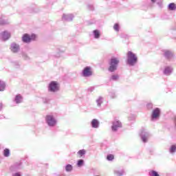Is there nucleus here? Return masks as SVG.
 Returning a JSON list of instances; mask_svg holds the SVG:
<instances>
[{
  "label": "nucleus",
  "instance_id": "f257e3e1",
  "mask_svg": "<svg viewBox=\"0 0 176 176\" xmlns=\"http://www.w3.org/2000/svg\"><path fill=\"white\" fill-rule=\"evenodd\" d=\"M138 63V57L131 51H129L126 54V64L129 67H134Z\"/></svg>",
  "mask_w": 176,
  "mask_h": 176
},
{
  "label": "nucleus",
  "instance_id": "f03ea898",
  "mask_svg": "<svg viewBox=\"0 0 176 176\" xmlns=\"http://www.w3.org/2000/svg\"><path fill=\"white\" fill-rule=\"evenodd\" d=\"M119 63H120V60L117 57H113L110 59L109 62V68L108 71L109 72H115V71H117L118 67H119Z\"/></svg>",
  "mask_w": 176,
  "mask_h": 176
},
{
  "label": "nucleus",
  "instance_id": "7ed1b4c3",
  "mask_svg": "<svg viewBox=\"0 0 176 176\" xmlns=\"http://www.w3.org/2000/svg\"><path fill=\"white\" fill-rule=\"evenodd\" d=\"M45 123L48 127L53 129L57 126V118L52 114H48L45 116Z\"/></svg>",
  "mask_w": 176,
  "mask_h": 176
},
{
  "label": "nucleus",
  "instance_id": "20e7f679",
  "mask_svg": "<svg viewBox=\"0 0 176 176\" xmlns=\"http://www.w3.org/2000/svg\"><path fill=\"white\" fill-rule=\"evenodd\" d=\"M50 93H57L60 91V83L57 81H51L48 85Z\"/></svg>",
  "mask_w": 176,
  "mask_h": 176
},
{
  "label": "nucleus",
  "instance_id": "39448f33",
  "mask_svg": "<svg viewBox=\"0 0 176 176\" xmlns=\"http://www.w3.org/2000/svg\"><path fill=\"white\" fill-rule=\"evenodd\" d=\"M162 56H164V58L168 60V61H173V60L175 58V56L174 55L173 51L169 50H164L162 51Z\"/></svg>",
  "mask_w": 176,
  "mask_h": 176
},
{
  "label": "nucleus",
  "instance_id": "423d86ee",
  "mask_svg": "<svg viewBox=\"0 0 176 176\" xmlns=\"http://www.w3.org/2000/svg\"><path fill=\"white\" fill-rule=\"evenodd\" d=\"M140 135L141 140L142 141V142L145 144L148 142L151 137V133H149V132H148V131H146V129H143L142 130Z\"/></svg>",
  "mask_w": 176,
  "mask_h": 176
},
{
  "label": "nucleus",
  "instance_id": "0eeeda50",
  "mask_svg": "<svg viewBox=\"0 0 176 176\" xmlns=\"http://www.w3.org/2000/svg\"><path fill=\"white\" fill-rule=\"evenodd\" d=\"M160 118V109L155 108L151 113V122H156Z\"/></svg>",
  "mask_w": 176,
  "mask_h": 176
},
{
  "label": "nucleus",
  "instance_id": "6e6552de",
  "mask_svg": "<svg viewBox=\"0 0 176 176\" xmlns=\"http://www.w3.org/2000/svg\"><path fill=\"white\" fill-rule=\"evenodd\" d=\"M36 38L35 34H32L30 36L28 34H25L22 36V41L23 43H30L32 41H34Z\"/></svg>",
  "mask_w": 176,
  "mask_h": 176
},
{
  "label": "nucleus",
  "instance_id": "1a4fd4ad",
  "mask_svg": "<svg viewBox=\"0 0 176 176\" xmlns=\"http://www.w3.org/2000/svg\"><path fill=\"white\" fill-rule=\"evenodd\" d=\"M162 72L165 76H170L173 74V72H174V67L171 65H166L164 67Z\"/></svg>",
  "mask_w": 176,
  "mask_h": 176
},
{
  "label": "nucleus",
  "instance_id": "9d476101",
  "mask_svg": "<svg viewBox=\"0 0 176 176\" xmlns=\"http://www.w3.org/2000/svg\"><path fill=\"white\" fill-rule=\"evenodd\" d=\"M21 168H23V165L21 162H16L10 166V170L12 173H16V171L21 170Z\"/></svg>",
  "mask_w": 176,
  "mask_h": 176
},
{
  "label": "nucleus",
  "instance_id": "9b49d317",
  "mask_svg": "<svg viewBox=\"0 0 176 176\" xmlns=\"http://www.w3.org/2000/svg\"><path fill=\"white\" fill-rule=\"evenodd\" d=\"M122 127V122L118 120H115L112 122L111 130L113 132H116L119 129Z\"/></svg>",
  "mask_w": 176,
  "mask_h": 176
},
{
  "label": "nucleus",
  "instance_id": "f8f14e48",
  "mask_svg": "<svg viewBox=\"0 0 176 176\" xmlns=\"http://www.w3.org/2000/svg\"><path fill=\"white\" fill-rule=\"evenodd\" d=\"M82 74L84 78H89V76H91V75H93V73L91 72V67L89 66L85 67L82 70Z\"/></svg>",
  "mask_w": 176,
  "mask_h": 176
},
{
  "label": "nucleus",
  "instance_id": "ddd939ff",
  "mask_svg": "<svg viewBox=\"0 0 176 176\" xmlns=\"http://www.w3.org/2000/svg\"><path fill=\"white\" fill-rule=\"evenodd\" d=\"M10 38V32L5 30L0 33V39L1 41H8Z\"/></svg>",
  "mask_w": 176,
  "mask_h": 176
},
{
  "label": "nucleus",
  "instance_id": "4468645a",
  "mask_svg": "<svg viewBox=\"0 0 176 176\" xmlns=\"http://www.w3.org/2000/svg\"><path fill=\"white\" fill-rule=\"evenodd\" d=\"M10 49L12 53H19V52H20V45L16 43H12L10 45Z\"/></svg>",
  "mask_w": 176,
  "mask_h": 176
},
{
  "label": "nucleus",
  "instance_id": "2eb2a0df",
  "mask_svg": "<svg viewBox=\"0 0 176 176\" xmlns=\"http://www.w3.org/2000/svg\"><path fill=\"white\" fill-rule=\"evenodd\" d=\"M63 21H72L74 20V14H63L62 16Z\"/></svg>",
  "mask_w": 176,
  "mask_h": 176
},
{
  "label": "nucleus",
  "instance_id": "dca6fc26",
  "mask_svg": "<svg viewBox=\"0 0 176 176\" xmlns=\"http://www.w3.org/2000/svg\"><path fill=\"white\" fill-rule=\"evenodd\" d=\"M91 126L92 129H98L100 127V121L96 118L93 119L91 122Z\"/></svg>",
  "mask_w": 176,
  "mask_h": 176
},
{
  "label": "nucleus",
  "instance_id": "f3484780",
  "mask_svg": "<svg viewBox=\"0 0 176 176\" xmlns=\"http://www.w3.org/2000/svg\"><path fill=\"white\" fill-rule=\"evenodd\" d=\"M92 34L94 39H100V37L101 36V32L98 30H95L92 32Z\"/></svg>",
  "mask_w": 176,
  "mask_h": 176
},
{
  "label": "nucleus",
  "instance_id": "a211bd4d",
  "mask_svg": "<svg viewBox=\"0 0 176 176\" xmlns=\"http://www.w3.org/2000/svg\"><path fill=\"white\" fill-rule=\"evenodd\" d=\"M14 102L16 104H21V102H23V96L20 94L16 95L14 99Z\"/></svg>",
  "mask_w": 176,
  "mask_h": 176
},
{
  "label": "nucleus",
  "instance_id": "6ab92c4d",
  "mask_svg": "<svg viewBox=\"0 0 176 176\" xmlns=\"http://www.w3.org/2000/svg\"><path fill=\"white\" fill-rule=\"evenodd\" d=\"M102 102H103V99L102 97L100 96L97 100H96V107L98 109H101L102 107Z\"/></svg>",
  "mask_w": 176,
  "mask_h": 176
},
{
  "label": "nucleus",
  "instance_id": "aec40b11",
  "mask_svg": "<svg viewBox=\"0 0 176 176\" xmlns=\"http://www.w3.org/2000/svg\"><path fill=\"white\" fill-rule=\"evenodd\" d=\"M124 174V169L118 168L114 170V175L116 176H123Z\"/></svg>",
  "mask_w": 176,
  "mask_h": 176
},
{
  "label": "nucleus",
  "instance_id": "412c9836",
  "mask_svg": "<svg viewBox=\"0 0 176 176\" xmlns=\"http://www.w3.org/2000/svg\"><path fill=\"white\" fill-rule=\"evenodd\" d=\"M3 155L4 157H9L10 156V150L9 148H5L3 151Z\"/></svg>",
  "mask_w": 176,
  "mask_h": 176
},
{
  "label": "nucleus",
  "instance_id": "4be33fe9",
  "mask_svg": "<svg viewBox=\"0 0 176 176\" xmlns=\"http://www.w3.org/2000/svg\"><path fill=\"white\" fill-rule=\"evenodd\" d=\"M6 89V83L4 81L0 80V91H5Z\"/></svg>",
  "mask_w": 176,
  "mask_h": 176
},
{
  "label": "nucleus",
  "instance_id": "5701e85b",
  "mask_svg": "<svg viewBox=\"0 0 176 176\" xmlns=\"http://www.w3.org/2000/svg\"><path fill=\"white\" fill-rule=\"evenodd\" d=\"M77 155H78V156H79V157H83V156H85V155H86V150H85V149L79 150L77 152Z\"/></svg>",
  "mask_w": 176,
  "mask_h": 176
},
{
  "label": "nucleus",
  "instance_id": "b1692460",
  "mask_svg": "<svg viewBox=\"0 0 176 176\" xmlns=\"http://www.w3.org/2000/svg\"><path fill=\"white\" fill-rule=\"evenodd\" d=\"M72 170H74V166H72V164H67L65 166V171L67 173H71V171H72Z\"/></svg>",
  "mask_w": 176,
  "mask_h": 176
},
{
  "label": "nucleus",
  "instance_id": "393cba45",
  "mask_svg": "<svg viewBox=\"0 0 176 176\" xmlns=\"http://www.w3.org/2000/svg\"><path fill=\"white\" fill-rule=\"evenodd\" d=\"M176 152V144H172L169 148V153L173 155Z\"/></svg>",
  "mask_w": 176,
  "mask_h": 176
},
{
  "label": "nucleus",
  "instance_id": "a878e982",
  "mask_svg": "<svg viewBox=\"0 0 176 176\" xmlns=\"http://www.w3.org/2000/svg\"><path fill=\"white\" fill-rule=\"evenodd\" d=\"M109 80H113V82H116L117 80H119V75L113 74L110 77Z\"/></svg>",
  "mask_w": 176,
  "mask_h": 176
},
{
  "label": "nucleus",
  "instance_id": "bb28decb",
  "mask_svg": "<svg viewBox=\"0 0 176 176\" xmlns=\"http://www.w3.org/2000/svg\"><path fill=\"white\" fill-rule=\"evenodd\" d=\"M168 8L169 10H176V4L174 3H170L168 6Z\"/></svg>",
  "mask_w": 176,
  "mask_h": 176
},
{
  "label": "nucleus",
  "instance_id": "cd10ccee",
  "mask_svg": "<svg viewBox=\"0 0 176 176\" xmlns=\"http://www.w3.org/2000/svg\"><path fill=\"white\" fill-rule=\"evenodd\" d=\"M148 175L149 176H160L159 175V173H157V171L154 170H150L148 173Z\"/></svg>",
  "mask_w": 176,
  "mask_h": 176
},
{
  "label": "nucleus",
  "instance_id": "c85d7f7f",
  "mask_svg": "<svg viewBox=\"0 0 176 176\" xmlns=\"http://www.w3.org/2000/svg\"><path fill=\"white\" fill-rule=\"evenodd\" d=\"M9 21L6 19H1L0 20V25H8Z\"/></svg>",
  "mask_w": 176,
  "mask_h": 176
},
{
  "label": "nucleus",
  "instance_id": "c756f323",
  "mask_svg": "<svg viewBox=\"0 0 176 176\" xmlns=\"http://www.w3.org/2000/svg\"><path fill=\"white\" fill-rule=\"evenodd\" d=\"M113 30L116 32H119L120 30V25H119V23H115L113 25Z\"/></svg>",
  "mask_w": 176,
  "mask_h": 176
},
{
  "label": "nucleus",
  "instance_id": "7c9ffc66",
  "mask_svg": "<svg viewBox=\"0 0 176 176\" xmlns=\"http://www.w3.org/2000/svg\"><path fill=\"white\" fill-rule=\"evenodd\" d=\"M109 96L110 97V98H116L117 96H116V93H115V91H111L109 94Z\"/></svg>",
  "mask_w": 176,
  "mask_h": 176
},
{
  "label": "nucleus",
  "instance_id": "2f4dec72",
  "mask_svg": "<svg viewBox=\"0 0 176 176\" xmlns=\"http://www.w3.org/2000/svg\"><path fill=\"white\" fill-rule=\"evenodd\" d=\"M85 164V160H79L77 162V166L78 167H82V166Z\"/></svg>",
  "mask_w": 176,
  "mask_h": 176
},
{
  "label": "nucleus",
  "instance_id": "473e14b6",
  "mask_svg": "<svg viewBox=\"0 0 176 176\" xmlns=\"http://www.w3.org/2000/svg\"><path fill=\"white\" fill-rule=\"evenodd\" d=\"M113 159H115V157L112 154L108 155L107 157V160L109 162H112V160H113Z\"/></svg>",
  "mask_w": 176,
  "mask_h": 176
},
{
  "label": "nucleus",
  "instance_id": "72a5a7b5",
  "mask_svg": "<svg viewBox=\"0 0 176 176\" xmlns=\"http://www.w3.org/2000/svg\"><path fill=\"white\" fill-rule=\"evenodd\" d=\"M43 102L44 104H49V102H50V99H49L48 98H43Z\"/></svg>",
  "mask_w": 176,
  "mask_h": 176
},
{
  "label": "nucleus",
  "instance_id": "f704fd0d",
  "mask_svg": "<svg viewBox=\"0 0 176 176\" xmlns=\"http://www.w3.org/2000/svg\"><path fill=\"white\" fill-rule=\"evenodd\" d=\"M147 109H152L153 108V104L151 102H148L146 104Z\"/></svg>",
  "mask_w": 176,
  "mask_h": 176
},
{
  "label": "nucleus",
  "instance_id": "c9c22d12",
  "mask_svg": "<svg viewBox=\"0 0 176 176\" xmlns=\"http://www.w3.org/2000/svg\"><path fill=\"white\" fill-rule=\"evenodd\" d=\"M12 176H21V172H15L12 173Z\"/></svg>",
  "mask_w": 176,
  "mask_h": 176
},
{
  "label": "nucleus",
  "instance_id": "e433bc0d",
  "mask_svg": "<svg viewBox=\"0 0 176 176\" xmlns=\"http://www.w3.org/2000/svg\"><path fill=\"white\" fill-rule=\"evenodd\" d=\"M88 8L89 9V10H94V7H93V6L91 5H89Z\"/></svg>",
  "mask_w": 176,
  "mask_h": 176
},
{
  "label": "nucleus",
  "instance_id": "4c0bfd02",
  "mask_svg": "<svg viewBox=\"0 0 176 176\" xmlns=\"http://www.w3.org/2000/svg\"><path fill=\"white\" fill-rule=\"evenodd\" d=\"M3 108V104L0 103V111H2Z\"/></svg>",
  "mask_w": 176,
  "mask_h": 176
},
{
  "label": "nucleus",
  "instance_id": "58836bf2",
  "mask_svg": "<svg viewBox=\"0 0 176 176\" xmlns=\"http://www.w3.org/2000/svg\"><path fill=\"white\" fill-rule=\"evenodd\" d=\"M89 91H93L94 90V87H90L88 89Z\"/></svg>",
  "mask_w": 176,
  "mask_h": 176
},
{
  "label": "nucleus",
  "instance_id": "ea45409f",
  "mask_svg": "<svg viewBox=\"0 0 176 176\" xmlns=\"http://www.w3.org/2000/svg\"><path fill=\"white\" fill-rule=\"evenodd\" d=\"M0 119H5V116L3 115H0Z\"/></svg>",
  "mask_w": 176,
  "mask_h": 176
},
{
  "label": "nucleus",
  "instance_id": "a19ab883",
  "mask_svg": "<svg viewBox=\"0 0 176 176\" xmlns=\"http://www.w3.org/2000/svg\"><path fill=\"white\" fill-rule=\"evenodd\" d=\"M156 1H157V0H151V2H152L153 3H155V2H156Z\"/></svg>",
  "mask_w": 176,
  "mask_h": 176
}]
</instances>
